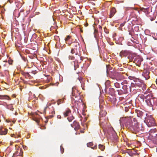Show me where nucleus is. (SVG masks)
Returning <instances> with one entry per match:
<instances>
[{"label": "nucleus", "mask_w": 157, "mask_h": 157, "mask_svg": "<svg viewBox=\"0 0 157 157\" xmlns=\"http://www.w3.org/2000/svg\"><path fill=\"white\" fill-rule=\"evenodd\" d=\"M80 132H81L82 133H84V131H80Z\"/></svg>", "instance_id": "45"}, {"label": "nucleus", "mask_w": 157, "mask_h": 157, "mask_svg": "<svg viewBox=\"0 0 157 157\" xmlns=\"http://www.w3.org/2000/svg\"><path fill=\"white\" fill-rule=\"evenodd\" d=\"M114 86L117 88H119L120 87V84L118 82L115 83Z\"/></svg>", "instance_id": "25"}, {"label": "nucleus", "mask_w": 157, "mask_h": 157, "mask_svg": "<svg viewBox=\"0 0 157 157\" xmlns=\"http://www.w3.org/2000/svg\"><path fill=\"white\" fill-rule=\"evenodd\" d=\"M141 98L142 99V100L143 101H144V96H141Z\"/></svg>", "instance_id": "33"}, {"label": "nucleus", "mask_w": 157, "mask_h": 157, "mask_svg": "<svg viewBox=\"0 0 157 157\" xmlns=\"http://www.w3.org/2000/svg\"><path fill=\"white\" fill-rule=\"evenodd\" d=\"M129 109L128 107H125L124 108V110L126 112H127L128 111Z\"/></svg>", "instance_id": "29"}, {"label": "nucleus", "mask_w": 157, "mask_h": 157, "mask_svg": "<svg viewBox=\"0 0 157 157\" xmlns=\"http://www.w3.org/2000/svg\"><path fill=\"white\" fill-rule=\"evenodd\" d=\"M23 10H22L19 13V15H20V14L21 12H23Z\"/></svg>", "instance_id": "44"}, {"label": "nucleus", "mask_w": 157, "mask_h": 157, "mask_svg": "<svg viewBox=\"0 0 157 157\" xmlns=\"http://www.w3.org/2000/svg\"><path fill=\"white\" fill-rule=\"evenodd\" d=\"M107 114V112L105 110H102L100 112L99 120L100 122L103 123V120L105 119V117Z\"/></svg>", "instance_id": "7"}, {"label": "nucleus", "mask_w": 157, "mask_h": 157, "mask_svg": "<svg viewBox=\"0 0 157 157\" xmlns=\"http://www.w3.org/2000/svg\"><path fill=\"white\" fill-rule=\"evenodd\" d=\"M8 130L3 127L0 128V135H6L7 133Z\"/></svg>", "instance_id": "15"}, {"label": "nucleus", "mask_w": 157, "mask_h": 157, "mask_svg": "<svg viewBox=\"0 0 157 157\" xmlns=\"http://www.w3.org/2000/svg\"><path fill=\"white\" fill-rule=\"evenodd\" d=\"M65 100V99L64 98H63L62 99H59L57 101V104L59 105L61 103H64Z\"/></svg>", "instance_id": "20"}, {"label": "nucleus", "mask_w": 157, "mask_h": 157, "mask_svg": "<svg viewBox=\"0 0 157 157\" xmlns=\"http://www.w3.org/2000/svg\"><path fill=\"white\" fill-rule=\"evenodd\" d=\"M8 1L10 3H11L13 2V0H8Z\"/></svg>", "instance_id": "36"}, {"label": "nucleus", "mask_w": 157, "mask_h": 157, "mask_svg": "<svg viewBox=\"0 0 157 157\" xmlns=\"http://www.w3.org/2000/svg\"><path fill=\"white\" fill-rule=\"evenodd\" d=\"M155 142L157 144V139H156V141H155Z\"/></svg>", "instance_id": "47"}, {"label": "nucleus", "mask_w": 157, "mask_h": 157, "mask_svg": "<svg viewBox=\"0 0 157 157\" xmlns=\"http://www.w3.org/2000/svg\"><path fill=\"white\" fill-rule=\"evenodd\" d=\"M123 89L125 90V91L126 92H128V91H131V87L129 85H124L122 87Z\"/></svg>", "instance_id": "17"}, {"label": "nucleus", "mask_w": 157, "mask_h": 157, "mask_svg": "<svg viewBox=\"0 0 157 157\" xmlns=\"http://www.w3.org/2000/svg\"><path fill=\"white\" fill-rule=\"evenodd\" d=\"M91 148L94 149H96L97 148V145L95 146L94 147H92Z\"/></svg>", "instance_id": "37"}, {"label": "nucleus", "mask_w": 157, "mask_h": 157, "mask_svg": "<svg viewBox=\"0 0 157 157\" xmlns=\"http://www.w3.org/2000/svg\"><path fill=\"white\" fill-rule=\"evenodd\" d=\"M148 8H144L143 7L140 8V11H143L145 13H147L148 12Z\"/></svg>", "instance_id": "21"}, {"label": "nucleus", "mask_w": 157, "mask_h": 157, "mask_svg": "<svg viewBox=\"0 0 157 157\" xmlns=\"http://www.w3.org/2000/svg\"><path fill=\"white\" fill-rule=\"evenodd\" d=\"M136 55L134 53H132L130 52V54H128V58L129 59V61L130 62L134 61V58L136 56Z\"/></svg>", "instance_id": "12"}, {"label": "nucleus", "mask_w": 157, "mask_h": 157, "mask_svg": "<svg viewBox=\"0 0 157 157\" xmlns=\"http://www.w3.org/2000/svg\"><path fill=\"white\" fill-rule=\"evenodd\" d=\"M71 38V37L69 36H68L67 38L65 39V41L66 42V43L67 44H68V43H67L68 40H69L70 38Z\"/></svg>", "instance_id": "24"}, {"label": "nucleus", "mask_w": 157, "mask_h": 157, "mask_svg": "<svg viewBox=\"0 0 157 157\" xmlns=\"http://www.w3.org/2000/svg\"><path fill=\"white\" fill-rule=\"evenodd\" d=\"M137 86L136 83H135V84H134V83H132L131 84V86H131V88L132 87H133L134 86Z\"/></svg>", "instance_id": "28"}, {"label": "nucleus", "mask_w": 157, "mask_h": 157, "mask_svg": "<svg viewBox=\"0 0 157 157\" xmlns=\"http://www.w3.org/2000/svg\"><path fill=\"white\" fill-rule=\"evenodd\" d=\"M11 136L12 137H15V136H16L14 134H11Z\"/></svg>", "instance_id": "38"}, {"label": "nucleus", "mask_w": 157, "mask_h": 157, "mask_svg": "<svg viewBox=\"0 0 157 157\" xmlns=\"http://www.w3.org/2000/svg\"><path fill=\"white\" fill-rule=\"evenodd\" d=\"M99 149H100L101 151H103L105 149V146L102 144H99L98 145Z\"/></svg>", "instance_id": "23"}, {"label": "nucleus", "mask_w": 157, "mask_h": 157, "mask_svg": "<svg viewBox=\"0 0 157 157\" xmlns=\"http://www.w3.org/2000/svg\"><path fill=\"white\" fill-rule=\"evenodd\" d=\"M22 150L20 148L17 150V151L13 154V157H16V156H21L22 154Z\"/></svg>", "instance_id": "14"}, {"label": "nucleus", "mask_w": 157, "mask_h": 157, "mask_svg": "<svg viewBox=\"0 0 157 157\" xmlns=\"http://www.w3.org/2000/svg\"><path fill=\"white\" fill-rule=\"evenodd\" d=\"M78 79L79 81L80 82V83H81V82L82 81V78L81 77H79L78 78Z\"/></svg>", "instance_id": "30"}, {"label": "nucleus", "mask_w": 157, "mask_h": 157, "mask_svg": "<svg viewBox=\"0 0 157 157\" xmlns=\"http://www.w3.org/2000/svg\"><path fill=\"white\" fill-rule=\"evenodd\" d=\"M106 72H108V70H107V71H106Z\"/></svg>", "instance_id": "50"}, {"label": "nucleus", "mask_w": 157, "mask_h": 157, "mask_svg": "<svg viewBox=\"0 0 157 157\" xmlns=\"http://www.w3.org/2000/svg\"><path fill=\"white\" fill-rule=\"evenodd\" d=\"M125 125L126 127L133 133H136L140 131L144 130V128L142 126L141 127L139 126L138 123L135 118H133V120L131 117L126 119Z\"/></svg>", "instance_id": "1"}, {"label": "nucleus", "mask_w": 157, "mask_h": 157, "mask_svg": "<svg viewBox=\"0 0 157 157\" xmlns=\"http://www.w3.org/2000/svg\"><path fill=\"white\" fill-rule=\"evenodd\" d=\"M49 109V113L51 114V115H50L48 117V118H52L54 117V115L55 114V109L54 107L50 105V106H47L44 109V113H46L47 110Z\"/></svg>", "instance_id": "5"}, {"label": "nucleus", "mask_w": 157, "mask_h": 157, "mask_svg": "<svg viewBox=\"0 0 157 157\" xmlns=\"http://www.w3.org/2000/svg\"><path fill=\"white\" fill-rule=\"evenodd\" d=\"M57 118L59 119H60L61 118V117L60 115H58L57 116Z\"/></svg>", "instance_id": "32"}, {"label": "nucleus", "mask_w": 157, "mask_h": 157, "mask_svg": "<svg viewBox=\"0 0 157 157\" xmlns=\"http://www.w3.org/2000/svg\"><path fill=\"white\" fill-rule=\"evenodd\" d=\"M109 65H106V68H107V69H108V67H109Z\"/></svg>", "instance_id": "43"}, {"label": "nucleus", "mask_w": 157, "mask_h": 157, "mask_svg": "<svg viewBox=\"0 0 157 157\" xmlns=\"http://www.w3.org/2000/svg\"><path fill=\"white\" fill-rule=\"evenodd\" d=\"M99 28L100 29H102V27L100 26H99Z\"/></svg>", "instance_id": "42"}, {"label": "nucleus", "mask_w": 157, "mask_h": 157, "mask_svg": "<svg viewBox=\"0 0 157 157\" xmlns=\"http://www.w3.org/2000/svg\"><path fill=\"white\" fill-rule=\"evenodd\" d=\"M63 114L64 117H68L67 119L69 122H71L74 119V118L71 114V110L69 108L67 109L63 112Z\"/></svg>", "instance_id": "4"}, {"label": "nucleus", "mask_w": 157, "mask_h": 157, "mask_svg": "<svg viewBox=\"0 0 157 157\" xmlns=\"http://www.w3.org/2000/svg\"><path fill=\"white\" fill-rule=\"evenodd\" d=\"M48 119H47V118H46V121H45V123H47L48 122Z\"/></svg>", "instance_id": "41"}, {"label": "nucleus", "mask_w": 157, "mask_h": 157, "mask_svg": "<svg viewBox=\"0 0 157 157\" xmlns=\"http://www.w3.org/2000/svg\"><path fill=\"white\" fill-rule=\"evenodd\" d=\"M72 96H75V98L79 96L80 93L77 89H76L75 87H72Z\"/></svg>", "instance_id": "9"}, {"label": "nucleus", "mask_w": 157, "mask_h": 157, "mask_svg": "<svg viewBox=\"0 0 157 157\" xmlns=\"http://www.w3.org/2000/svg\"><path fill=\"white\" fill-rule=\"evenodd\" d=\"M116 12V11L115 8L114 7L112 8L110 11L109 15L110 18L114 16Z\"/></svg>", "instance_id": "16"}, {"label": "nucleus", "mask_w": 157, "mask_h": 157, "mask_svg": "<svg viewBox=\"0 0 157 157\" xmlns=\"http://www.w3.org/2000/svg\"><path fill=\"white\" fill-rule=\"evenodd\" d=\"M149 71L147 70H144L143 75L145 78L146 80L148 79L150 77L149 75Z\"/></svg>", "instance_id": "13"}, {"label": "nucleus", "mask_w": 157, "mask_h": 157, "mask_svg": "<svg viewBox=\"0 0 157 157\" xmlns=\"http://www.w3.org/2000/svg\"><path fill=\"white\" fill-rule=\"evenodd\" d=\"M60 151L61 152V153L62 154H63L64 151V149L62 146H60Z\"/></svg>", "instance_id": "27"}, {"label": "nucleus", "mask_w": 157, "mask_h": 157, "mask_svg": "<svg viewBox=\"0 0 157 157\" xmlns=\"http://www.w3.org/2000/svg\"><path fill=\"white\" fill-rule=\"evenodd\" d=\"M136 111L137 113V116L138 117H141L143 115V113L142 111L137 109L136 110Z\"/></svg>", "instance_id": "19"}, {"label": "nucleus", "mask_w": 157, "mask_h": 157, "mask_svg": "<svg viewBox=\"0 0 157 157\" xmlns=\"http://www.w3.org/2000/svg\"><path fill=\"white\" fill-rule=\"evenodd\" d=\"M20 136V135H17V136H15V138H17L18 137H19Z\"/></svg>", "instance_id": "40"}, {"label": "nucleus", "mask_w": 157, "mask_h": 157, "mask_svg": "<svg viewBox=\"0 0 157 157\" xmlns=\"http://www.w3.org/2000/svg\"><path fill=\"white\" fill-rule=\"evenodd\" d=\"M69 58L71 59H74V57L73 56H69Z\"/></svg>", "instance_id": "34"}, {"label": "nucleus", "mask_w": 157, "mask_h": 157, "mask_svg": "<svg viewBox=\"0 0 157 157\" xmlns=\"http://www.w3.org/2000/svg\"><path fill=\"white\" fill-rule=\"evenodd\" d=\"M81 32H82V30H81Z\"/></svg>", "instance_id": "48"}, {"label": "nucleus", "mask_w": 157, "mask_h": 157, "mask_svg": "<svg viewBox=\"0 0 157 157\" xmlns=\"http://www.w3.org/2000/svg\"><path fill=\"white\" fill-rule=\"evenodd\" d=\"M71 126L74 128L75 130H78L80 127L79 123L76 121H74L72 124H71Z\"/></svg>", "instance_id": "11"}, {"label": "nucleus", "mask_w": 157, "mask_h": 157, "mask_svg": "<svg viewBox=\"0 0 157 157\" xmlns=\"http://www.w3.org/2000/svg\"><path fill=\"white\" fill-rule=\"evenodd\" d=\"M93 145V144L92 142H89L87 144V145L88 147H90Z\"/></svg>", "instance_id": "26"}, {"label": "nucleus", "mask_w": 157, "mask_h": 157, "mask_svg": "<svg viewBox=\"0 0 157 157\" xmlns=\"http://www.w3.org/2000/svg\"><path fill=\"white\" fill-rule=\"evenodd\" d=\"M0 99H6L8 100H11L10 98L7 95H0Z\"/></svg>", "instance_id": "18"}, {"label": "nucleus", "mask_w": 157, "mask_h": 157, "mask_svg": "<svg viewBox=\"0 0 157 157\" xmlns=\"http://www.w3.org/2000/svg\"><path fill=\"white\" fill-rule=\"evenodd\" d=\"M143 59L140 56L136 55L134 59L133 62L135 63L137 66H139L141 64V62L143 61Z\"/></svg>", "instance_id": "8"}, {"label": "nucleus", "mask_w": 157, "mask_h": 157, "mask_svg": "<svg viewBox=\"0 0 157 157\" xmlns=\"http://www.w3.org/2000/svg\"><path fill=\"white\" fill-rule=\"evenodd\" d=\"M130 52L126 50H122L120 53V56L122 57H126L130 54Z\"/></svg>", "instance_id": "10"}, {"label": "nucleus", "mask_w": 157, "mask_h": 157, "mask_svg": "<svg viewBox=\"0 0 157 157\" xmlns=\"http://www.w3.org/2000/svg\"><path fill=\"white\" fill-rule=\"evenodd\" d=\"M115 139H116V138H117V136H116V134H115Z\"/></svg>", "instance_id": "46"}, {"label": "nucleus", "mask_w": 157, "mask_h": 157, "mask_svg": "<svg viewBox=\"0 0 157 157\" xmlns=\"http://www.w3.org/2000/svg\"><path fill=\"white\" fill-rule=\"evenodd\" d=\"M146 117H145L144 121L148 127L155 126V121L152 116L148 114H146Z\"/></svg>", "instance_id": "3"}, {"label": "nucleus", "mask_w": 157, "mask_h": 157, "mask_svg": "<svg viewBox=\"0 0 157 157\" xmlns=\"http://www.w3.org/2000/svg\"><path fill=\"white\" fill-rule=\"evenodd\" d=\"M75 70L76 69H75Z\"/></svg>", "instance_id": "49"}, {"label": "nucleus", "mask_w": 157, "mask_h": 157, "mask_svg": "<svg viewBox=\"0 0 157 157\" xmlns=\"http://www.w3.org/2000/svg\"><path fill=\"white\" fill-rule=\"evenodd\" d=\"M145 101L147 105L152 108L153 110L154 107H155L157 105V99L155 98H153L149 96H147L145 98Z\"/></svg>", "instance_id": "2"}, {"label": "nucleus", "mask_w": 157, "mask_h": 157, "mask_svg": "<svg viewBox=\"0 0 157 157\" xmlns=\"http://www.w3.org/2000/svg\"><path fill=\"white\" fill-rule=\"evenodd\" d=\"M35 121L38 123L39 122V121L38 120L36 119V120H35Z\"/></svg>", "instance_id": "39"}, {"label": "nucleus", "mask_w": 157, "mask_h": 157, "mask_svg": "<svg viewBox=\"0 0 157 157\" xmlns=\"http://www.w3.org/2000/svg\"><path fill=\"white\" fill-rule=\"evenodd\" d=\"M6 108L8 109L11 110L12 111H13V106L11 104L7 105L6 106Z\"/></svg>", "instance_id": "22"}, {"label": "nucleus", "mask_w": 157, "mask_h": 157, "mask_svg": "<svg viewBox=\"0 0 157 157\" xmlns=\"http://www.w3.org/2000/svg\"><path fill=\"white\" fill-rule=\"evenodd\" d=\"M73 48L71 50V52L73 54L75 53L76 55L78 54V52L79 51L80 48L79 44L78 42H74L72 44Z\"/></svg>", "instance_id": "6"}, {"label": "nucleus", "mask_w": 157, "mask_h": 157, "mask_svg": "<svg viewBox=\"0 0 157 157\" xmlns=\"http://www.w3.org/2000/svg\"><path fill=\"white\" fill-rule=\"evenodd\" d=\"M31 73L33 74H35L37 73V71H32Z\"/></svg>", "instance_id": "31"}, {"label": "nucleus", "mask_w": 157, "mask_h": 157, "mask_svg": "<svg viewBox=\"0 0 157 157\" xmlns=\"http://www.w3.org/2000/svg\"><path fill=\"white\" fill-rule=\"evenodd\" d=\"M156 129H154L153 130H151V132H156Z\"/></svg>", "instance_id": "35"}]
</instances>
